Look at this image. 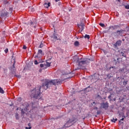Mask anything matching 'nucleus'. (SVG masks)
<instances>
[{"mask_svg":"<svg viewBox=\"0 0 129 129\" xmlns=\"http://www.w3.org/2000/svg\"><path fill=\"white\" fill-rule=\"evenodd\" d=\"M61 83V81L59 79L46 80L42 84L41 86H37L35 89L31 91L30 96L31 98L35 99H41V89L43 88L44 90H47L49 87H52L53 85H58Z\"/></svg>","mask_w":129,"mask_h":129,"instance_id":"obj_1","label":"nucleus"},{"mask_svg":"<svg viewBox=\"0 0 129 129\" xmlns=\"http://www.w3.org/2000/svg\"><path fill=\"white\" fill-rule=\"evenodd\" d=\"M74 59H76V60H75V62L78 63L79 66H83V65L89 64V59L88 58H79L78 56H74Z\"/></svg>","mask_w":129,"mask_h":129,"instance_id":"obj_2","label":"nucleus"},{"mask_svg":"<svg viewBox=\"0 0 129 129\" xmlns=\"http://www.w3.org/2000/svg\"><path fill=\"white\" fill-rule=\"evenodd\" d=\"M15 64L16 62H14L12 66L9 68L10 73H9V76H10V77H13V76H14L15 77H17V78H21V75H18L16 74V73L17 72V69H16V67H15Z\"/></svg>","mask_w":129,"mask_h":129,"instance_id":"obj_3","label":"nucleus"},{"mask_svg":"<svg viewBox=\"0 0 129 129\" xmlns=\"http://www.w3.org/2000/svg\"><path fill=\"white\" fill-rule=\"evenodd\" d=\"M29 106H31L32 108H36V106H35V103L32 102L30 103L29 105H27L24 109H22L21 113L23 117H24V114H25V111H27L28 110V107H29Z\"/></svg>","mask_w":129,"mask_h":129,"instance_id":"obj_4","label":"nucleus"},{"mask_svg":"<svg viewBox=\"0 0 129 129\" xmlns=\"http://www.w3.org/2000/svg\"><path fill=\"white\" fill-rule=\"evenodd\" d=\"M124 31L123 30H117L116 32H113L111 34L112 36H114V37H118V36H122V34Z\"/></svg>","mask_w":129,"mask_h":129,"instance_id":"obj_5","label":"nucleus"},{"mask_svg":"<svg viewBox=\"0 0 129 129\" xmlns=\"http://www.w3.org/2000/svg\"><path fill=\"white\" fill-rule=\"evenodd\" d=\"M101 108H103L105 110H107L109 107L108 102H106V103L103 102L100 103Z\"/></svg>","mask_w":129,"mask_h":129,"instance_id":"obj_6","label":"nucleus"},{"mask_svg":"<svg viewBox=\"0 0 129 129\" xmlns=\"http://www.w3.org/2000/svg\"><path fill=\"white\" fill-rule=\"evenodd\" d=\"M9 12L8 11H5L4 12H2L0 15V19H6V18L9 17Z\"/></svg>","mask_w":129,"mask_h":129,"instance_id":"obj_7","label":"nucleus"},{"mask_svg":"<svg viewBox=\"0 0 129 129\" xmlns=\"http://www.w3.org/2000/svg\"><path fill=\"white\" fill-rule=\"evenodd\" d=\"M121 43L122 41L121 40H117L115 44H113V47L115 49H118V47L121 46Z\"/></svg>","mask_w":129,"mask_h":129,"instance_id":"obj_8","label":"nucleus"},{"mask_svg":"<svg viewBox=\"0 0 129 129\" xmlns=\"http://www.w3.org/2000/svg\"><path fill=\"white\" fill-rule=\"evenodd\" d=\"M78 28L80 29L79 30L80 33H81L83 30H84V27H85V25L83 22H81L80 24H78Z\"/></svg>","mask_w":129,"mask_h":129,"instance_id":"obj_9","label":"nucleus"},{"mask_svg":"<svg viewBox=\"0 0 129 129\" xmlns=\"http://www.w3.org/2000/svg\"><path fill=\"white\" fill-rule=\"evenodd\" d=\"M43 55V50L41 49L38 50L37 54L35 56V58H41Z\"/></svg>","mask_w":129,"mask_h":129,"instance_id":"obj_10","label":"nucleus"},{"mask_svg":"<svg viewBox=\"0 0 129 129\" xmlns=\"http://www.w3.org/2000/svg\"><path fill=\"white\" fill-rule=\"evenodd\" d=\"M30 24L31 27H33V28H36V25H37V20L36 19H34L33 21H30Z\"/></svg>","mask_w":129,"mask_h":129,"instance_id":"obj_11","label":"nucleus"},{"mask_svg":"<svg viewBox=\"0 0 129 129\" xmlns=\"http://www.w3.org/2000/svg\"><path fill=\"white\" fill-rule=\"evenodd\" d=\"M77 120H78L77 117H73L72 119L69 120V122L75 123V122H77Z\"/></svg>","mask_w":129,"mask_h":129,"instance_id":"obj_12","label":"nucleus"},{"mask_svg":"<svg viewBox=\"0 0 129 129\" xmlns=\"http://www.w3.org/2000/svg\"><path fill=\"white\" fill-rule=\"evenodd\" d=\"M38 60H34V64L35 65H38L39 63H42L43 62V60H42V58L41 57H37Z\"/></svg>","mask_w":129,"mask_h":129,"instance_id":"obj_13","label":"nucleus"},{"mask_svg":"<svg viewBox=\"0 0 129 129\" xmlns=\"http://www.w3.org/2000/svg\"><path fill=\"white\" fill-rule=\"evenodd\" d=\"M118 28H119V26L118 25L111 26L109 27V28L108 30H110V29H112V30H116Z\"/></svg>","mask_w":129,"mask_h":129,"instance_id":"obj_14","label":"nucleus"},{"mask_svg":"<svg viewBox=\"0 0 129 129\" xmlns=\"http://www.w3.org/2000/svg\"><path fill=\"white\" fill-rule=\"evenodd\" d=\"M84 90L85 91V92H90L91 91V90H92V88H91L90 86H88V87L85 88Z\"/></svg>","mask_w":129,"mask_h":129,"instance_id":"obj_15","label":"nucleus"},{"mask_svg":"<svg viewBox=\"0 0 129 129\" xmlns=\"http://www.w3.org/2000/svg\"><path fill=\"white\" fill-rule=\"evenodd\" d=\"M72 125V123H71V122H69V120H68L66 123L64 124L65 127H70Z\"/></svg>","mask_w":129,"mask_h":129,"instance_id":"obj_16","label":"nucleus"},{"mask_svg":"<svg viewBox=\"0 0 129 129\" xmlns=\"http://www.w3.org/2000/svg\"><path fill=\"white\" fill-rule=\"evenodd\" d=\"M125 53V52L123 51L120 52L121 56H122V57H124V58H125V60H126V55L124 54Z\"/></svg>","mask_w":129,"mask_h":129,"instance_id":"obj_17","label":"nucleus"},{"mask_svg":"<svg viewBox=\"0 0 129 129\" xmlns=\"http://www.w3.org/2000/svg\"><path fill=\"white\" fill-rule=\"evenodd\" d=\"M50 4L51 3H45L43 4V6H44V8L48 9V8H49V7H50Z\"/></svg>","mask_w":129,"mask_h":129,"instance_id":"obj_18","label":"nucleus"},{"mask_svg":"<svg viewBox=\"0 0 129 129\" xmlns=\"http://www.w3.org/2000/svg\"><path fill=\"white\" fill-rule=\"evenodd\" d=\"M57 35L55 33H54L52 35V38L53 39H55V40H59V39H58V37H57Z\"/></svg>","mask_w":129,"mask_h":129,"instance_id":"obj_19","label":"nucleus"},{"mask_svg":"<svg viewBox=\"0 0 129 129\" xmlns=\"http://www.w3.org/2000/svg\"><path fill=\"white\" fill-rule=\"evenodd\" d=\"M113 93H110V95L108 97V99H109L110 101H112V99H111V97H113Z\"/></svg>","mask_w":129,"mask_h":129,"instance_id":"obj_20","label":"nucleus"},{"mask_svg":"<svg viewBox=\"0 0 129 129\" xmlns=\"http://www.w3.org/2000/svg\"><path fill=\"white\" fill-rule=\"evenodd\" d=\"M50 66H51V62H46V64H45V68H46V67H50Z\"/></svg>","mask_w":129,"mask_h":129,"instance_id":"obj_21","label":"nucleus"},{"mask_svg":"<svg viewBox=\"0 0 129 129\" xmlns=\"http://www.w3.org/2000/svg\"><path fill=\"white\" fill-rule=\"evenodd\" d=\"M79 41H76L74 42V46H75V47H78V46H79Z\"/></svg>","mask_w":129,"mask_h":129,"instance_id":"obj_22","label":"nucleus"},{"mask_svg":"<svg viewBox=\"0 0 129 129\" xmlns=\"http://www.w3.org/2000/svg\"><path fill=\"white\" fill-rule=\"evenodd\" d=\"M15 118H16V119H17V120H19V119H20V117L19 116V113H16Z\"/></svg>","mask_w":129,"mask_h":129,"instance_id":"obj_23","label":"nucleus"},{"mask_svg":"<svg viewBox=\"0 0 129 129\" xmlns=\"http://www.w3.org/2000/svg\"><path fill=\"white\" fill-rule=\"evenodd\" d=\"M85 39H88V40H89V39H90V36H89V35H87L86 34L84 36Z\"/></svg>","mask_w":129,"mask_h":129,"instance_id":"obj_24","label":"nucleus"},{"mask_svg":"<svg viewBox=\"0 0 129 129\" xmlns=\"http://www.w3.org/2000/svg\"><path fill=\"white\" fill-rule=\"evenodd\" d=\"M98 103L96 102H93L92 103H91V106H95V105H96V104H98Z\"/></svg>","mask_w":129,"mask_h":129,"instance_id":"obj_25","label":"nucleus"},{"mask_svg":"<svg viewBox=\"0 0 129 129\" xmlns=\"http://www.w3.org/2000/svg\"><path fill=\"white\" fill-rule=\"evenodd\" d=\"M0 93H2V94H4L5 93V91H4V89L2 88V87H0Z\"/></svg>","mask_w":129,"mask_h":129,"instance_id":"obj_26","label":"nucleus"},{"mask_svg":"<svg viewBox=\"0 0 129 129\" xmlns=\"http://www.w3.org/2000/svg\"><path fill=\"white\" fill-rule=\"evenodd\" d=\"M111 121H112V122H115L116 121H117V118L114 119V118H113L111 119Z\"/></svg>","mask_w":129,"mask_h":129,"instance_id":"obj_27","label":"nucleus"},{"mask_svg":"<svg viewBox=\"0 0 129 129\" xmlns=\"http://www.w3.org/2000/svg\"><path fill=\"white\" fill-rule=\"evenodd\" d=\"M4 70V73H5V74H7V73H8V69H3Z\"/></svg>","mask_w":129,"mask_h":129,"instance_id":"obj_28","label":"nucleus"},{"mask_svg":"<svg viewBox=\"0 0 129 129\" xmlns=\"http://www.w3.org/2000/svg\"><path fill=\"white\" fill-rule=\"evenodd\" d=\"M45 65L43 63H40V67H41V68H45Z\"/></svg>","mask_w":129,"mask_h":129,"instance_id":"obj_29","label":"nucleus"},{"mask_svg":"<svg viewBox=\"0 0 129 129\" xmlns=\"http://www.w3.org/2000/svg\"><path fill=\"white\" fill-rule=\"evenodd\" d=\"M99 25L102 28H104L105 27V25L103 23H99Z\"/></svg>","mask_w":129,"mask_h":129,"instance_id":"obj_30","label":"nucleus"},{"mask_svg":"<svg viewBox=\"0 0 129 129\" xmlns=\"http://www.w3.org/2000/svg\"><path fill=\"white\" fill-rule=\"evenodd\" d=\"M3 3L5 5H7V4H9V1H8V0H3Z\"/></svg>","mask_w":129,"mask_h":129,"instance_id":"obj_31","label":"nucleus"},{"mask_svg":"<svg viewBox=\"0 0 129 129\" xmlns=\"http://www.w3.org/2000/svg\"><path fill=\"white\" fill-rule=\"evenodd\" d=\"M89 60V63H90V61H93L94 59L93 58V57H91L90 58H88Z\"/></svg>","mask_w":129,"mask_h":129,"instance_id":"obj_32","label":"nucleus"},{"mask_svg":"<svg viewBox=\"0 0 129 129\" xmlns=\"http://www.w3.org/2000/svg\"><path fill=\"white\" fill-rule=\"evenodd\" d=\"M44 44H43V43L41 42L40 45L39 46H38V48H42V47H43Z\"/></svg>","mask_w":129,"mask_h":129,"instance_id":"obj_33","label":"nucleus"},{"mask_svg":"<svg viewBox=\"0 0 129 129\" xmlns=\"http://www.w3.org/2000/svg\"><path fill=\"white\" fill-rule=\"evenodd\" d=\"M123 84L124 85V86H125V85L127 84V81L123 82Z\"/></svg>","mask_w":129,"mask_h":129,"instance_id":"obj_34","label":"nucleus"},{"mask_svg":"<svg viewBox=\"0 0 129 129\" xmlns=\"http://www.w3.org/2000/svg\"><path fill=\"white\" fill-rule=\"evenodd\" d=\"M113 62H114V63H115V64H117V62L118 61L116 60V59H115V58L113 59Z\"/></svg>","mask_w":129,"mask_h":129,"instance_id":"obj_35","label":"nucleus"},{"mask_svg":"<svg viewBox=\"0 0 129 129\" xmlns=\"http://www.w3.org/2000/svg\"><path fill=\"white\" fill-rule=\"evenodd\" d=\"M100 113H101V111H100V110H98V111H97V114L99 115V114H100Z\"/></svg>","mask_w":129,"mask_h":129,"instance_id":"obj_36","label":"nucleus"},{"mask_svg":"<svg viewBox=\"0 0 129 129\" xmlns=\"http://www.w3.org/2000/svg\"><path fill=\"white\" fill-rule=\"evenodd\" d=\"M9 11L11 12V14H12V13H13V8H10Z\"/></svg>","mask_w":129,"mask_h":129,"instance_id":"obj_37","label":"nucleus"},{"mask_svg":"<svg viewBox=\"0 0 129 129\" xmlns=\"http://www.w3.org/2000/svg\"><path fill=\"white\" fill-rule=\"evenodd\" d=\"M125 9H126V10H128L129 9V5H126L125 6Z\"/></svg>","mask_w":129,"mask_h":129,"instance_id":"obj_38","label":"nucleus"},{"mask_svg":"<svg viewBox=\"0 0 129 129\" xmlns=\"http://www.w3.org/2000/svg\"><path fill=\"white\" fill-rule=\"evenodd\" d=\"M17 101H19L20 102V101H22V98H18L17 99Z\"/></svg>","mask_w":129,"mask_h":129,"instance_id":"obj_39","label":"nucleus"},{"mask_svg":"<svg viewBox=\"0 0 129 129\" xmlns=\"http://www.w3.org/2000/svg\"><path fill=\"white\" fill-rule=\"evenodd\" d=\"M5 53H8V52H9V49L8 48H6L5 50Z\"/></svg>","mask_w":129,"mask_h":129,"instance_id":"obj_40","label":"nucleus"},{"mask_svg":"<svg viewBox=\"0 0 129 129\" xmlns=\"http://www.w3.org/2000/svg\"><path fill=\"white\" fill-rule=\"evenodd\" d=\"M93 109H94V110H97V109H98V107H94L93 108Z\"/></svg>","mask_w":129,"mask_h":129,"instance_id":"obj_41","label":"nucleus"},{"mask_svg":"<svg viewBox=\"0 0 129 129\" xmlns=\"http://www.w3.org/2000/svg\"><path fill=\"white\" fill-rule=\"evenodd\" d=\"M122 118H125V116H124V114H121Z\"/></svg>","mask_w":129,"mask_h":129,"instance_id":"obj_42","label":"nucleus"},{"mask_svg":"<svg viewBox=\"0 0 129 129\" xmlns=\"http://www.w3.org/2000/svg\"><path fill=\"white\" fill-rule=\"evenodd\" d=\"M97 97H99V98H100V99H102V97L101 96H100V95H98L97 96Z\"/></svg>","mask_w":129,"mask_h":129,"instance_id":"obj_43","label":"nucleus"},{"mask_svg":"<svg viewBox=\"0 0 129 129\" xmlns=\"http://www.w3.org/2000/svg\"><path fill=\"white\" fill-rule=\"evenodd\" d=\"M121 123H123V122H121V121L120 120H119V123H118V124L120 125V124H121Z\"/></svg>","mask_w":129,"mask_h":129,"instance_id":"obj_44","label":"nucleus"},{"mask_svg":"<svg viewBox=\"0 0 129 129\" xmlns=\"http://www.w3.org/2000/svg\"><path fill=\"white\" fill-rule=\"evenodd\" d=\"M23 49H24V50H26V49H27V46H26V45H24L23 47Z\"/></svg>","mask_w":129,"mask_h":129,"instance_id":"obj_45","label":"nucleus"},{"mask_svg":"<svg viewBox=\"0 0 129 129\" xmlns=\"http://www.w3.org/2000/svg\"><path fill=\"white\" fill-rule=\"evenodd\" d=\"M79 69H80V68H75L74 70L75 71H76V70H79Z\"/></svg>","mask_w":129,"mask_h":129,"instance_id":"obj_46","label":"nucleus"},{"mask_svg":"<svg viewBox=\"0 0 129 129\" xmlns=\"http://www.w3.org/2000/svg\"><path fill=\"white\" fill-rule=\"evenodd\" d=\"M31 12H35V9L32 8Z\"/></svg>","mask_w":129,"mask_h":129,"instance_id":"obj_47","label":"nucleus"},{"mask_svg":"<svg viewBox=\"0 0 129 129\" xmlns=\"http://www.w3.org/2000/svg\"><path fill=\"white\" fill-rule=\"evenodd\" d=\"M72 8H69V12H71V11H72Z\"/></svg>","mask_w":129,"mask_h":129,"instance_id":"obj_48","label":"nucleus"},{"mask_svg":"<svg viewBox=\"0 0 129 129\" xmlns=\"http://www.w3.org/2000/svg\"><path fill=\"white\" fill-rule=\"evenodd\" d=\"M28 128L31 129V128H32V127H28H28H26V129H28Z\"/></svg>","mask_w":129,"mask_h":129,"instance_id":"obj_49","label":"nucleus"},{"mask_svg":"<svg viewBox=\"0 0 129 129\" xmlns=\"http://www.w3.org/2000/svg\"><path fill=\"white\" fill-rule=\"evenodd\" d=\"M120 120L121 121H122V120H124V118H122Z\"/></svg>","mask_w":129,"mask_h":129,"instance_id":"obj_50","label":"nucleus"},{"mask_svg":"<svg viewBox=\"0 0 129 129\" xmlns=\"http://www.w3.org/2000/svg\"><path fill=\"white\" fill-rule=\"evenodd\" d=\"M126 89L127 90H129V87H126Z\"/></svg>","mask_w":129,"mask_h":129,"instance_id":"obj_51","label":"nucleus"},{"mask_svg":"<svg viewBox=\"0 0 129 129\" xmlns=\"http://www.w3.org/2000/svg\"><path fill=\"white\" fill-rule=\"evenodd\" d=\"M104 33H108V31H104Z\"/></svg>","mask_w":129,"mask_h":129,"instance_id":"obj_52","label":"nucleus"},{"mask_svg":"<svg viewBox=\"0 0 129 129\" xmlns=\"http://www.w3.org/2000/svg\"><path fill=\"white\" fill-rule=\"evenodd\" d=\"M59 1H60V0H55V2L56 3H57V2H59Z\"/></svg>","mask_w":129,"mask_h":129,"instance_id":"obj_53","label":"nucleus"},{"mask_svg":"<svg viewBox=\"0 0 129 129\" xmlns=\"http://www.w3.org/2000/svg\"><path fill=\"white\" fill-rule=\"evenodd\" d=\"M115 100H116V99L115 98H114L113 99V101H115Z\"/></svg>","mask_w":129,"mask_h":129,"instance_id":"obj_54","label":"nucleus"},{"mask_svg":"<svg viewBox=\"0 0 129 129\" xmlns=\"http://www.w3.org/2000/svg\"><path fill=\"white\" fill-rule=\"evenodd\" d=\"M118 3H120V0H117Z\"/></svg>","mask_w":129,"mask_h":129,"instance_id":"obj_55","label":"nucleus"},{"mask_svg":"<svg viewBox=\"0 0 129 129\" xmlns=\"http://www.w3.org/2000/svg\"><path fill=\"white\" fill-rule=\"evenodd\" d=\"M107 77H109V75H107Z\"/></svg>","mask_w":129,"mask_h":129,"instance_id":"obj_56","label":"nucleus"},{"mask_svg":"<svg viewBox=\"0 0 129 129\" xmlns=\"http://www.w3.org/2000/svg\"><path fill=\"white\" fill-rule=\"evenodd\" d=\"M69 78H72V77H71L68 78V79Z\"/></svg>","mask_w":129,"mask_h":129,"instance_id":"obj_57","label":"nucleus"},{"mask_svg":"<svg viewBox=\"0 0 129 129\" xmlns=\"http://www.w3.org/2000/svg\"><path fill=\"white\" fill-rule=\"evenodd\" d=\"M16 110H19V108H17Z\"/></svg>","mask_w":129,"mask_h":129,"instance_id":"obj_58","label":"nucleus"},{"mask_svg":"<svg viewBox=\"0 0 129 129\" xmlns=\"http://www.w3.org/2000/svg\"><path fill=\"white\" fill-rule=\"evenodd\" d=\"M0 69H2V66H0Z\"/></svg>","mask_w":129,"mask_h":129,"instance_id":"obj_59","label":"nucleus"},{"mask_svg":"<svg viewBox=\"0 0 129 129\" xmlns=\"http://www.w3.org/2000/svg\"><path fill=\"white\" fill-rule=\"evenodd\" d=\"M117 60H119V58H117Z\"/></svg>","mask_w":129,"mask_h":129,"instance_id":"obj_60","label":"nucleus"},{"mask_svg":"<svg viewBox=\"0 0 129 129\" xmlns=\"http://www.w3.org/2000/svg\"><path fill=\"white\" fill-rule=\"evenodd\" d=\"M122 41H124V39H122Z\"/></svg>","mask_w":129,"mask_h":129,"instance_id":"obj_61","label":"nucleus"},{"mask_svg":"<svg viewBox=\"0 0 129 129\" xmlns=\"http://www.w3.org/2000/svg\"><path fill=\"white\" fill-rule=\"evenodd\" d=\"M10 106H12V104H10Z\"/></svg>","mask_w":129,"mask_h":129,"instance_id":"obj_62","label":"nucleus"},{"mask_svg":"<svg viewBox=\"0 0 129 129\" xmlns=\"http://www.w3.org/2000/svg\"><path fill=\"white\" fill-rule=\"evenodd\" d=\"M126 114H127L126 116H127V113H126Z\"/></svg>","mask_w":129,"mask_h":129,"instance_id":"obj_63","label":"nucleus"},{"mask_svg":"<svg viewBox=\"0 0 129 129\" xmlns=\"http://www.w3.org/2000/svg\"><path fill=\"white\" fill-rule=\"evenodd\" d=\"M117 78H119V77H118Z\"/></svg>","mask_w":129,"mask_h":129,"instance_id":"obj_64","label":"nucleus"}]
</instances>
